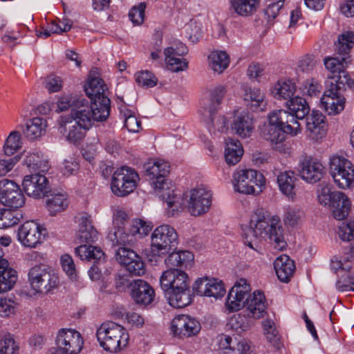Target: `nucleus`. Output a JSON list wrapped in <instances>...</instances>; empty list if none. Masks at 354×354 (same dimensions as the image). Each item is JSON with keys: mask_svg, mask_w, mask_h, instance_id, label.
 Here are the masks:
<instances>
[{"mask_svg": "<svg viewBox=\"0 0 354 354\" xmlns=\"http://www.w3.org/2000/svg\"><path fill=\"white\" fill-rule=\"evenodd\" d=\"M243 239L244 243L257 253H259V246L255 241L258 239H268L278 250H283L286 246L280 218L271 216L263 209H257L252 215L250 226L245 230Z\"/></svg>", "mask_w": 354, "mask_h": 354, "instance_id": "nucleus-1", "label": "nucleus"}, {"mask_svg": "<svg viewBox=\"0 0 354 354\" xmlns=\"http://www.w3.org/2000/svg\"><path fill=\"white\" fill-rule=\"evenodd\" d=\"M251 288L245 279L237 280L230 290L225 302L229 313L236 312L245 307L247 315L254 319H260L266 314V298L261 291L257 290L250 294Z\"/></svg>", "mask_w": 354, "mask_h": 354, "instance_id": "nucleus-2", "label": "nucleus"}, {"mask_svg": "<svg viewBox=\"0 0 354 354\" xmlns=\"http://www.w3.org/2000/svg\"><path fill=\"white\" fill-rule=\"evenodd\" d=\"M161 288L167 292L169 304L176 308L187 306L192 302L187 274L178 269H168L160 278Z\"/></svg>", "mask_w": 354, "mask_h": 354, "instance_id": "nucleus-3", "label": "nucleus"}, {"mask_svg": "<svg viewBox=\"0 0 354 354\" xmlns=\"http://www.w3.org/2000/svg\"><path fill=\"white\" fill-rule=\"evenodd\" d=\"M268 123L264 126L262 133L264 139L272 143H281L286 134L296 136L301 131L300 124L290 112L278 109L270 112Z\"/></svg>", "mask_w": 354, "mask_h": 354, "instance_id": "nucleus-4", "label": "nucleus"}, {"mask_svg": "<svg viewBox=\"0 0 354 354\" xmlns=\"http://www.w3.org/2000/svg\"><path fill=\"white\" fill-rule=\"evenodd\" d=\"M353 86L354 80L348 72L343 71L339 77L326 80V91L321 98V104L328 115H337L344 110L345 97L343 93L346 86L351 88Z\"/></svg>", "mask_w": 354, "mask_h": 354, "instance_id": "nucleus-5", "label": "nucleus"}, {"mask_svg": "<svg viewBox=\"0 0 354 354\" xmlns=\"http://www.w3.org/2000/svg\"><path fill=\"white\" fill-rule=\"evenodd\" d=\"M96 337L105 351L116 353L128 344L129 334L125 328L113 322H104L97 328Z\"/></svg>", "mask_w": 354, "mask_h": 354, "instance_id": "nucleus-6", "label": "nucleus"}, {"mask_svg": "<svg viewBox=\"0 0 354 354\" xmlns=\"http://www.w3.org/2000/svg\"><path fill=\"white\" fill-rule=\"evenodd\" d=\"M178 244V234L175 229L169 225L157 227L151 235V258L156 262L174 250Z\"/></svg>", "mask_w": 354, "mask_h": 354, "instance_id": "nucleus-7", "label": "nucleus"}, {"mask_svg": "<svg viewBox=\"0 0 354 354\" xmlns=\"http://www.w3.org/2000/svg\"><path fill=\"white\" fill-rule=\"evenodd\" d=\"M106 104L102 107L97 106L90 103L82 97L75 104V108L68 115L72 116L75 121L89 129L94 121L103 122L109 116L110 113L106 108Z\"/></svg>", "mask_w": 354, "mask_h": 354, "instance_id": "nucleus-8", "label": "nucleus"}, {"mask_svg": "<svg viewBox=\"0 0 354 354\" xmlns=\"http://www.w3.org/2000/svg\"><path fill=\"white\" fill-rule=\"evenodd\" d=\"M31 288L37 292L48 294L57 288L59 279L55 271L48 266L39 264L32 267L28 272Z\"/></svg>", "mask_w": 354, "mask_h": 354, "instance_id": "nucleus-9", "label": "nucleus"}, {"mask_svg": "<svg viewBox=\"0 0 354 354\" xmlns=\"http://www.w3.org/2000/svg\"><path fill=\"white\" fill-rule=\"evenodd\" d=\"M139 180V175L134 169L122 166L114 171L111 189L116 196L125 197L135 190Z\"/></svg>", "mask_w": 354, "mask_h": 354, "instance_id": "nucleus-10", "label": "nucleus"}, {"mask_svg": "<svg viewBox=\"0 0 354 354\" xmlns=\"http://www.w3.org/2000/svg\"><path fill=\"white\" fill-rule=\"evenodd\" d=\"M265 178L254 169H242L233 175V185L235 190L244 194H259L265 185Z\"/></svg>", "mask_w": 354, "mask_h": 354, "instance_id": "nucleus-11", "label": "nucleus"}, {"mask_svg": "<svg viewBox=\"0 0 354 354\" xmlns=\"http://www.w3.org/2000/svg\"><path fill=\"white\" fill-rule=\"evenodd\" d=\"M144 167L148 180L156 194L172 186L171 181L166 178L170 168L168 162L161 160L149 162Z\"/></svg>", "mask_w": 354, "mask_h": 354, "instance_id": "nucleus-12", "label": "nucleus"}, {"mask_svg": "<svg viewBox=\"0 0 354 354\" xmlns=\"http://www.w3.org/2000/svg\"><path fill=\"white\" fill-rule=\"evenodd\" d=\"M46 235V228L33 221H26L17 230L19 241L27 248H36L43 242Z\"/></svg>", "mask_w": 354, "mask_h": 354, "instance_id": "nucleus-13", "label": "nucleus"}, {"mask_svg": "<svg viewBox=\"0 0 354 354\" xmlns=\"http://www.w3.org/2000/svg\"><path fill=\"white\" fill-rule=\"evenodd\" d=\"M56 347L64 354H78L82 347L84 341L80 333L71 328H62L57 335Z\"/></svg>", "mask_w": 354, "mask_h": 354, "instance_id": "nucleus-14", "label": "nucleus"}, {"mask_svg": "<svg viewBox=\"0 0 354 354\" xmlns=\"http://www.w3.org/2000/svg\"><path fill=\"white\" fill-rule=\"evenodd\" d=\"M0 203L11 209L21 207L25 197L19 186L12 180H0Z\"/></svg>", "mask_w": 354, "mask_h": 354, "instance_id": "nucleus-15", "label": "nucleus"}, {"mask_svg": "<svg viewBox=\"0 0 354 354\" xmlns=\"http://www.w3.org/2000/svg\"><path fill=\"white\" fill-rule=\"evenodd\" d=\"M22 187L25 193L35 199L43 198L50 192L48 180L41 173L26 175L22 182Z\"/></svg>", "mask_w": 354, "mask_h": 354, "instance_id": "nucleus-16", "label": "nucleus"}, {"mask_svg": "<svg viewBox=\"0 0 354 354\" xmlns=\"http://www.w3.org/2000/svg\"><path fill=\"white\" fill-rule=\"evenodd\" d=\"M150 228L146 225L145 222L136 219L133 221L129 232H127L122 227L118 229L113 233L111 239L115 245H125L126 244L132 245L136 241V236L142 238L147 235L149 232Z\"/></svg>", "mask_w": 354, "mask_h": 354, "instance_id": "nucleus-17", "label": "nucleus"}, {"mask_svg": "<svg viewBox=\"0 0 354 354\" xmlns=\"http://www.w3.org/2000/svg\"><path fill=\"white\" fill-rule=\"evenodd\" d=\"M86 95L90 98L92 104L102 107L106 104V108L110 113L111 101L108 97V87L104 80L98 77L91 78L84 86Z\"/></svg>", "mask_w": 354, "mask_h": 354, "instance_id": "nucleus-18", "label": "nucleus"}, {"mask_svg": "<svg viewBox=\"0 0 354 354\" xmlns=\"http://www.w3.org/2000/svg\"><path fill=\"white\" fill-rule=\"evenodd\" d=\"M201 329L200 322L187 315L176 316L171 323V330L174 337L184 339L196 335Z\"/></svg>", "mask_w": 354, "mask_h": 354, "instance_id": "nucleus-19", "label": "nucleus"}, {"mask_svg": "<svg viewBox=\"0 0 354 354\" xmlns=\"http://www.w3.org/2000/svg\"><path fill=\"white\" fill-rule=\"evenodd\" d=\"M324 169L325 167L320 160L310 156H303L298 165L301 178L312 184L319 181L324 177Z\"/></svg>", "mask_w": 354, "mask_h": 354, "instance_id": "nucleus-20", "label": "nucleus"}, {"mask_svg": "<svg viewBox=\"0 0 354 354\" xmlns=\"http://www.w3.org/2000/svg\"><path fill=\"white\" fill-rule=\"evenodd\" d=\"M212 196L210 191L204 187H198L191 191L188 201V211L194 216L207 213L212 205Z\"/></svg>", "mask_w": 354, "mask_h": 354, "instance_id": "nucleus-21", "label": "nucleus"}, {"mask_svg": "<svg viewBox=\"0 0 354 354\" xmlns=\"http://www.w3.org/2000/svg\"><path fill=\"white\" fill-rule=\"evenodd\" d=\"M58 130L71 142H77L85 136L88 129L75 121L72 116L64 115L57 120Z\"/></svg>", "mask_w": 354, "mask_h": 354, "instance_id": "nucleus-22", "label": "nucleus"}, {"mask_svg": "<svg viewBox=\"0 0 354 354\" xmlns=\"http://www.w3.org/2000/svg\"><path fill=\"white\" fill-rule=\"evenodd\" d=\"M307 136L313 140H319L326 133V117L319 111H313L306 121Z\"/></svg>", "mask_w": 354, "mask_h": 354, "instance_id": "nucleus-23", "label": "nucleus"}, {"mask_svg": "<svg viewBox=\"0 0 354 354\" xmlns=\"http://www.w3.org/2000/svg\"><path fill=\"white\" fill-rule=\"evenodd\" d=\"M130 295L136 304L144 306L150 304L155 297V292L153 288L142 279L133 280L132 290Z\"/></svg>", "mask_w": 354, "mask_h": 354, "instance_id": "nucleus-24", "label": "nucleus"}, {"mask_svg": "<svg viewBox=\"0 0 354 354\" xmlns=\"http://www.w3.org/2000/svg\"><path fill=\"white\" fill-rule=\"evenodd\" d=\"M254 129V121L252 115L248 112H236L232 123V130L243 138L251 136Z\"/></svg>", "mask_w": 354, "mask_h": 354, "instance_id": "nucleus-25", "label": "nucleus"}, {"mask_svg": "<svg viewBox=\"0 0 354 354\" xmlns=\"http://www.w3.org/2000/svg\"><path fill=\"white\" fill-rule=\"evenodd\" d=\"M171 187L156 194L166 203V214L169 217L178 215L183 209L181 195L177 193Z\"/></svg>", "mask_w": 354, "mask_h": 354, "instance_id": "nucleus-26", "label": "nucleus"}, {"mask_svg": "<svg viewBox=\"0 0 354 354\" xmlns=\"http://www.w3.org/2000/svg\"><path fill=\"white\" fill-rule=\"evenodd\" d=\"M232 14L248 17L253 16L260 8L261 0H228Z\"/></svg>", "mask_w": 354, "mask_h": 354, "instance_id": "nucleus-27", "label": "nucleus"}, {"mask_svg": "<svg viewBox=\"0 0 354 354\" xmlns=\"http://www.w3.org/2000/svg\"><path fill=\"white\" fill-rule=\"evenodd\" d=\"M333 201L328 207L332 212L333 216L339 221L344 220L348 215L351 209V203L343 192L335 191Z\"/></svg>", "mask_w": 354, "mask_h": 354, "instance_id": "nucleus-28", "label": "nucleus"}, {"mask_svg": "<svg viewBox=\"0 0 354 354\" xmlns=\"http://www.w3.org/2000/svg\"><path fill=\"white\" fill-rule=\"evenodd\" d=\"M77 239L80 243H91L97 239V232L92 225L91 216L86 213L81 215Z\"/></svg>", "mask_w": 354, "mask_h": 354, "instance_id": "nucleus-29", "label": "nucleus"}, {"mask_svg": "<svg viewBox=\"0 0 354 354\" xmlns=\"http://www.w3.org/2000/svg\"><path fill=\"white\" fill-rule=\"evenodd\" d=\"M274 268L279 279L288 282L295 270L294 261L287 255L277 257L274 262Z\"/></svg>", "mask_w": 354, "mask_h": 354, "instance_id": "nucleus-30", "label": "nucleus"}, {"mask_svg": "<svg viewBox=\"0 0 354 354\" xmlns=\"http://www.w3.org/2000/svg\"><path fill=\"white\" fill-rule=\"evenodd\" d=\"M17 280V271L7 260L0 261V294L12 290Z\"/></svg>", "mask_w": 354, "mask_h": 354, "instance_id": "nucleus-31", "label": "nucleus"}, {"mask_svg": "<svg viewBox=\"0 0 354 354\" xmlns=\"http://www.w3.org/2000/svg\"><path fill=\"white\" fill-rule=\"evenodd\" d=\"M46 205L50 215L54 216L57 213L64 211L68 206L69 201L67 194L64 192H58L48 194Z\"/></svg>", "mask_w": 354, "mask_h": 354, "instance_id": "nucleus-32", "label": "nucleus"}, {"mask_svg": "<svg viewBox=\"0 0 354 354\" xmlns=\"http://www.w3.org/2000/svg\"><path fill=\"white\" fill-rule=\"evenodd\" d=\"M244 100L247 106L253 111H263L266 109L265 95L259 88H246L245 89Z\"/></svg>", "mask_w": 354, "mask_h": 354, "instance_id": "nucleus-33", "label": "nucleus"}, {"mask_svg": "<svg viewBox=\"0 0 354 354\" xmlns=\"http://www.w3.org/2000/svg\"><path fill=\"white\" fill-rule=\"evenodd\" d=\"M353 260L354 255L353 252H351V253L345 255L342 261L338 263L342 270L345 272L344 275L342 276L344 284L339 286V288L341 289L342 291L354 290V277L351 272V269L353 266Z\"/></svg>", "mask_w": 354, "mask_h": 354, "instance_id": "nucleus-34", "label": "nucleus"}, {"mask_svg": "<svg viewBox=\"0 0 354 354\" xmlns=\"http://www.w3.org/2000/svg\"><path fill=\"white\" fill-rule=\"evenodd\" d=\"M243 154V149L240 142L231 138L225 140V158L230 165L238 163Z\"/></svg>", "mask_w": 354, "mask_h": 354, "instance_id": "nucleus-35", "label": "nucleus"}, {"mask_svg": "<svg viewBox=\"0 0 354 354\" xmlns=\"http://www.w3.org/2000/svg\"><path fill=\"white\" fill-rule=\"evenodd\" d=\"M46 121L42 118H33L26 124L23 132L26 138L30 140L41 137L45 132Z\"/></svg>", "mask_w": 354, "mask_h": 354, "instance_id": "nucleus-36", "label": "nucleus"}, {"mask_svg": "<svg viewBox=\"0 0 354 354\" xmlns=\"http://www.w3.org/2000/svg\"><path fill=\"white\" fill-rule=\"evenodd\" d=\"M354 45V33L346 31L338 36L337 41L335 44V51L342 56V62H346Z\"/></svg>", "mask_w": 354, "mask_h": 354, "instance_id": "nucleus-37", "label": "nucleus"}, {"mask_svg": "<svg viewBox=\"0 0 354 354\" xmlns=\"http://www.w3.org/2000/svg\"><path fill=\"white\" fill-rule=\"evenodd\" d=\"M24 163L32 173H45L49 169L48 161L43 156L37 153H30L26 156Z\"/></svg>", "mask_w": 354, "mask_h": 354, "instance_id": "nucleus-38", "label": "nucleus"}, {"mask_svg": "<svg viewBox=\"0 0 354 354\" xmlns=\"http://www.w3.org/2000/svg\"><path fill=\"white\" fill-rule=\"evenodd\" d=\"M295 83L290 80H280L274 86L272 90L274 97L277 100H290L293 98V95L296 91Z\"/></svg>", "mask_w": 354, "mask_h": 354, "instance_id": "nucleus-39", "label": "nucleus"}, {"mask_svg": "<svg viewBox=\"0 0 354 354\" xmlns=\"http://www.w3.org/2000/svg\"><path fill=\"white\" fill-rule=\"evenodd\" d=\"M297 178L295 173L291 171L281 172L277 176V183L281 192L288 197L295 194V186Z\"/></svg>", "mask_w": 354, "mask_h": 354, "instance_id": "nucleus-40", "label": "nucleus"}, {"mask_svg": "<svg viewBox=\"0 0 354 354\" xmlns=\"http://www.w3.org/2000/svg\"><path fill=\"white\" fill-rule=\"evenodd\" d=\"M287 107L290 111L291 114L297 120H302L307 115L310 111V106L306 100L301 97H295L286 101Z\"/></svg>", "mask_w": 354, "mask_h": 354, "instance_id": "nucleus-41", "label": "nucleus"}, {"mask_svg": "<svg viewBox=\"0 0 354 354\" xmlns=\"http://www.w3.org/2000/svg\"><path fill=\"white\" fill-rule=\"evenodd\" d=\"M75 254L81 260L96 262L104 258L103 251L98 247L87 245L86 244L80 245L75 248Z\"/></svg>", "mask_w": 354, "mask_h": 354, "instance_id": "nucleus-42", "label": "nucleus"}, {"mask_svg": "<svg viewBox=\"0 0 354 354\" xmlns=\"http://www.w3.org/2000/svg\"><path fill=\"white\" fill-rule=\"evenodd\" d=\"M209 66L215 72L221 73L230 63L229 55L225 51H213L208 57Z\"/></svg>", "mask_w": 354, "mask_h": 354, "instance_id": "nucleus-43", "label": "nucleus"}, {"mask_svg": "<svg viewBox=\"0 0 354 354\" xmlns=\"http://www.w3.org/2000/svg\"><path fill=\"white\" fill-rule=\"evenodd\" d=\"M328 164L329 173L332 178L335 177L338 174H341L344 170L351 169L353 165L351 161L338 154L331 156Z\"/></svg>", "mask_w": 354, "mask_h": 354, "instance_id": "nucleus-44", "label": "nucleus"}, {"mask_svg": "<svg viewBox=\"0 0 354 354\" xmlns=\"http://www.w3.org/2000/svg\"><path fill=\"white\" fill-rule=\"evenodd\" d=\"M120 113L124 120V126L130 132L136 133L141 129V122L136 116L135 112L126 106L120 107Z\"/></svg>", "mask_w": 354, "mask_h": 354, "instance_id": "nucleus-45", "label": "nucleus"}, {"mask_svg": "<svg viewBox=\"0 0 354 354\" xmlns=\"http://www.w3.org/2000/svg\"><path fill=\"white\" fill-rule=\"evenodd\" d=\"M225 92V88L221 85H218L209 91L210 104L208 107V111L211 115L216 111L218 106L222 102Z\"/></svg>", "mask_w": 354, "mask_h": 354, "instance_id": "nucleus-46", "label": "nucleus"}, {"mask_svg": "<svg viewBox=\"0 0 354 354\" xmlns=\"http://www.w3.org/2000/svg\"><path fill=\"white\" fill-rule=\"evenodd\" d=\"M335 192H332L331 185L326 183H322L317 186V196L319 203L324 207H328L333 201Z\"/></svg>", "mask_w": 354, "mask_h": 354, "instance_id": "nucleus-47", "label": "nucleus"}, {"mask_svg": "<svg viewBox=\"0 0 354 354\" xmlns=\"http://www.w3.org/2000/svg\"><path fill=\"white\" fill-rule=\"evenodd\" d=\"M21 135L19 131H12L7 138L3 146V151L6 156L13 155L21 147Z\"/></svg>", "mask_w": 354, "mask_h": 354, "instance_id": "nucleus-48", "label": "nucleus"}, {"mask_svg": "<svg viewBox=\"0 0 354 354\" xmlns=\"http://www.w3.org/2000/svg\"><path fill=\"white\" fill-rule=\"evenodd\" d=\"M336 185L342 189L351 187L354 182V168L352 165L351 169L343 171L341 174L333 178Z\"/></svg>", "mask_w": 354, "mask_h": 354, "instance_id": "nucleus-49", "label": "nucleus"}, {"mask_svg": "<svg viewBox=\"0 0 354 354\" xmlns=\"http://www.w3.org/2000/svg\"><path fill=\"white\" fill-rule=\"evenodd\" d=\"M174 55H165V60L168 70L178 73L183 71L188 68V62L185 59L177 57Z\"/></svg>", "mask_w": 354, "mask_h": 354, "instance_id": "nucleus-50", "label": "nucleus"}, {"mask_svg": "<svg viewBox=\"0 0 354 354\" xmlns=\"http://www.w3.org/2000/svg\"><path fill=\"white\" fill-rule=\"evenodd\" d=\"M18 348V346L10 334H5L1 337L0 354H16Z\"/></svg>", "mask_w": 354, "mask_h": 354, "instance_id": "nucleus-51", "label": "nucleus"}, {"mask_svg": "<svg viewBox=\"0 0 354 354\" xmlns=\"http://www.w3.org/2000/svg\"><path fill=\"white\" fill-rule=\"evenodd\" d=\"M117 261L124 266L134 258H138V254L132 250L120 246L115 251Z\"/></svg>", "mask_w": 354, "mask_h": 354, "instance_id": "nucleus-52", "label": "nucleus"}, {"mask_svg": "<svg viewBox=\"0 0 354 354\" xmlns=\"http://www.w3.org/2000/svg\"><path fill=\"white\" fill-rule=\"evenodd\" d=\"M60 263L64 272L71 279L75 280L77 279V274L75 266L72 257L65 254L60 258Z\"/></svg>", "mask_w": 354, "mask_h": 354, "instance_id": "nucleus-53", "label": "nucleus"}, {"mask_svg": "<svg viewBox=\"0 0 354 354\" xmlns=\"http://www.w3.org/2000/svg\"><path fill=\"white\" fill-rule=\"evenodd\" d=\"M146 4L144 2L140 3L138 6H133L129 12V17L135 25H140L145 19V10Z\"/></svg>", "mask_w": 354, "mask_h": 354, "instance_id": "nucleus-54", "label": "nucleus"}, {"mask_svg": "<svg viewBox=\"0 0 354 354\" xmlns=\"http://www.w3.org/2000/svg\"><path fill=\"white\" fill-rule=\"evenodd\" d=\"M136 81L142 86L153 87L156 85L158 80L151 72L145 71L136 75Z\"/></svg>", "mask_w": 354, "mask_h": 354, "instance_id": "nucleus-55", "label": "nucleus"}, {"mask_svg": "<svg viewBox=\"0 0 354 354\" xmlns=\"http://www.w3.org/2000/svg\"><path fill=\"white\" fill-rule=\"evenodd\" d=\"M324 66L326 68L331 72L333 75L332 76H328L327 80L329 78H332L334 77H339L340 73L342 72H347L345 70H342V62L337 58L334 57H327L324 59Z\"/></svg>", "mask_w": 354, "mask_h": 354, "instance_id": "nucleus-56", "label": "nucleus"}, {"mask_svg": "<svg viewBox=\"0 0 354 354\" xmlns=\"http://www.w3.org/2000/svg\"><path fill=\"white\" fill-rule=\"evenodd\" d=\"M303 216V212L297 208H288L286 209L283 221L286 225L294 227L300 221Z\"/></svg>", "mask_w": 354, "mask_h": 354, "instance_id": "nucleus-57", "label": "nucleus"}, {"mask_svg": "<svg viewBox=\"0 0 354 354\" xmlns=\"http://www.w3.org/2000/svg\"><path fill=\"white\" fill-rule=\"evenodd\" d=\"M283 3L281 1L269 4L263 10L265 19L269 26L273 24V20L278 15L279 10L283 7Z\"/></svg>", "mask_w": 354, "mask_h": 354, "instance_id": "nucleus-58", "label": "nucleus"}, {"mask_svg": "<svg viewBox=\"0 0 354 354\" xmlns=\"http://www.w3.org/2000/svg\"><path fill=\"white\" fill-rule=\"evenodd\" d=\"M225 290L223 283L217 279H210L209 289L207 290L206 297H212L215 299L221 298L225 295Z\"/></svg>", "mask_w": 354, "mask_h": 354, "instance_id": "nucleus-59", "label": "nucleus"}, {"mask_svg": "<svg viewBox=\"0 0 354 354\" xmlns=\"http://www.w3.org/2000/svg\"><path fill=\"white\" fill-rule=\"evenodd\" d=\"M127 270L133 275L141 276L145 273V263L141 257L138 255V258H134L125 266Z\"/></svg>", "mask_w": 354, "mask_h": 354, "instance_id": "nucleus-60", "label": "nucleus"}, {"mask_svg": "<svg viewBox=\"0 0 354 354\" xmlns=\"http://www.w3.org/2000/svg\"><path fill=\"white\" fill-rule=\"evenodd\" d=\"M316 60L310 55H305L301 58L297 64V69L299 71L304 73H311L316 67Z\"/></svg>", "mask_w": 354, "mask_h": 354, "instance_id": "nucleus-61", "label": "nucleus"}, {"mask_svg": "<svg viewBox=\"0 0 354 354\" xmlns=\"http://www.w3.org/2000/svg\"><path fill=\"white\" fill-rule=\"evenodd\" d=\"M80 98H82V97L74 96L72 94L62 95L57 102V109L60 111H66L71 107L74 109L75 104L77 101H79Z\"/></svg>", "mask_w": 354, "mask_h": 354, "instance_id": "nucleus-62", "label": "nucleus"}, {"mask_svg": "<svg viewBox=\"0 0 354 354\" xmlns=\"http://www.w3.org/2000/svg\"><path fill=\"white\" fill-rule=\"evenodd\" d=\"M338 236L343 241H351L354 238V223H342L338 228Z\"/></svg>", "mask_w": 354, "mask_h": 354, "instance_id": "nucleus-63", "label": "nucleus"}, {"mask_svg": "<svg viewBox=\"0 0 354 354\" xmlns=\"http://www.w3.org/2000/svg\"><path fill=\"white\" fill-rule=\"evenodd\" d=\"M186 32L189 40L195 44L197 43L202 37V30L196 21H190L185 26Z\"/></svg>", "mask_w": 354, "mask_h": 354, "instance_id": "nucleus-64", "label": "nucleus"}]
</instances>
